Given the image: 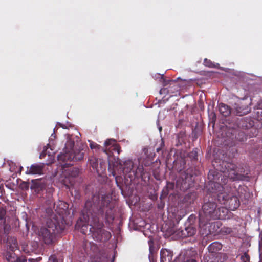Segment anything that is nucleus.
Returning <instances> with one entry per match:
<instances>
[{"mask_svg":"<svg viewBox=\"0 0 262 262\" xmlns=\"http://www.w3.org/2000/svg\"><path fill=\"white\" fill-rule=\"evenodd\" d=\"M115 204L108 195L98 194L88 199L82 211V216L75 225V229L83 234L89 232L97 242H106L111 237L110 232L103 229V217L106 222H112L115 218Z\"/></svg>","mask_w":262,"mask_h":262,"instance_id":"obj_1","label":"nucleus"},{"mask_svg":"<svg viewBox=\"0 0 262 262\" xmlns=\"http://www.w3.org/2000/svg\"><path fill=\"white\" fill-rule=\"evenodd\" d=\"M113 169L112 174L115 177V181L117 186L123 191V178L122 174L125 178H129L132 181L136 177L142 176L143 174V167L139 165L136 167L133 161L130 159L121 160L117 158V160L113 165Z\"/></svg>","mask_w":262,"mask_h":262,"instance_id":"obj_2","label":"nucleus"},{"mask_svg":"<svg viewBox=\"0 0 262 262\" xmlns=\"http://www.w3.org/2000/svg\"><path fill=\"white\" fill-rule=\"evenodd\" d=\"M213 198L204 202L202 206V212L200 213L199 226L200 233L204 237L211 236L213 224Z\"/></svg>","mask_w":262,"mask_h":262,"instance_id":"obj_3","label":"nucleus"},{"mask_svg":"<svg viewBox=\"0 0 262 262\" xmlns=\"http://www.w3.org/2000/svg\"><path fill=\"white\" fill-rule=\"evenodd\" d=\"M57 221L49 219L47 222V227L41 228L39 231L40 238L47 245L53 243L55 235L62 232L64 229H60Z\"/></svg>","mask_w":262,"mask_h":262,"instance_id":"obj_4","label":"nucleus"},{"mask_svg":"<svg viewBox=\"0 0 262 262\" xmlns=\"http://www.w3.org/2000/svg\"><path fill=\"white\" fill-rule=\"evenodd\" d=\"M69 205L65 202L59 201L54 203V208L56 213L52 215L50 219L52 220L57 221L59 224L60 229H65L66 226V221L65 217L67 216V210Z\"/></svg>","mask_w":262,"mask_h":262,"instance_id":"obj_5","label":"nucleus"},{"mask_svg":"<svg viewBox=\"0 0 262 262\" xmlns=\"http://www.w3.org/2000/svg\"><path fill=\"white\" fill-rule=\"evenodd\" d=\"M199 173V171L193 167H190L185 171L181 172L180 178L177 181V186L183 191L189 189L193 184V177L197 176Z\"/></svg>","mask_w":262,"mask_h":262,"instance_id":"obj_6","label":"nucleus"},{"mask_svg":"<svg viewBox=\"0 0 262 262\" xmlns=\"http://www.w3.org/2000/svg\"><path fill=\"white\" fill-rule=\"evenodd\" d=\"M225 132L226 137L224 138L223 144L224 146L232 147L236 144V141H244L247 139V134L244 131L239 132L236 135V130L232 128L228 129L226 127Z\"/></svg>","mask_w":262,"mask_h":262,"instance_id":"obj_7","label":"nucleus"},{"mask_svg":"<svg viewBox=\"0 0 262 262\" xmlns=\"http://www.w3.org/2000/svg\"><path fill=\"white\" fill-rule=\"evenodd\" d=\"M236 169V166L234 163L222 161L216 170L225 173V176L228 177L230 179L235 180L237 178V173Z\"/></svg>","mask_w":262,"mask_h":262,"instance_id":"obj_8","label":"nucleus"},{"mask_svg":"<svg viewBox=\"0 0 262 262\" xmlns=\"http://www.w3.org/2000/svg\"><path fill=\"white\" fill-rule=\"evenodd\" d=\"M103 150L108 157L111 156L114 152H117L118 154H119L121 151L120 145L116 143V141L113 139H107L105 141Z\"/></svg>","mask_w":262,"mask_h":262,"instance_id":"obj_9","label":"nucleus"},{"mask_svg":"<svg viewBox=\"0 0 262 262\" xmlns=\"http://www.w3.org/2000/svg\"><path fill=\"white\" fill-rule=\"evenodd\" d=\"M68 146L66 145L65 152L60 154L57 157L59 161L63 163L62 164V166L63 168L69 167L73 165V163H71L73 161V152L70 147V149H68Z\"/></svg>","mask_w":262,"mask_h":262,"instance_id":"obj_10","label":"nucleus"},{"mask_svg":"<svg viewBox=\"0 0 262 262\" xmlns=\"http://www.w3.org/2000/svg\"><path fill=\"white\" fill-rule=\"evenodd\" d=\"M237 125L239 128L248 130L252 128L254 126V122L250 118H242L237 121Z\"/></svg>","mask_w":262,"mask_h":262,"instance_id":"obj_11","label":"nucleus"},{"mask_svg":"<svg viewBox=\"0 0 262 262\" xmlns=\"http://www.w3.org/2000/svg\"><path fill=\"white\" fill-rule=\"evenodd\" d=\"M222 248V245L218 242H214V262H223L226 258L224 253H215L214 251L220 250Z\"/></svg>","mask_w":262,"mask_h":262,"instance_id":"obj_12","label":"nucleus"},{"mask_svg":"<svg viewBox=\"0 0 262 262\" xmlns=\"http://www.w3.org/2000/svg\"><path fill=\"white\" fill-rule=\"evenodd\" d=\"M44 164L36 163L31 165L28 167L26 173L28 174H41L43 173Z\"/></svg>","mask_w":262,"mask_h":262,"instance_id":"obj_13","label":"nucleus"},{"mask_svg":"<svg viewBox=\"0 0 262 262\" xmlns=\"http://www.w3.org/2000/svg\"><path fill=\"white\" fill-rule=\"evenodd\" d=\"M74 142L72 141H69L66 143L67 146H69L73 152V159L74 161H80L83 159L84 157V152L80 150H74L73 149L74 146Z\"/></svg>","mask_w":262,"mask_h":262,"instance_id":"obj_14","label":"nucleus"},{"mask_svg":"<svg viewBox=\"0 0 262 262\" xmlns=\"http://www.w3.org/2000/svg\"><path fill=\"white\" fill-rule=\"evenodd\" d=\"M6 250L15 252L17 250H19V246L17 240L14 236H8L6 241Z\"/></svg>","mask_w":262,"mask_h":262,"instance_id":"obj_15","label":"nucleus"},{"mask_svg":"<svg viewBox=\"0 0 262 262\" xmlns=\"http://www.w3.org/2000/svg\"><path fill=\"white\" fill-rule=\"evenodd\" d=\"M196 229L192 226L185 227L184 229H181L178 233V234L181 238H185L189 236H192L196 233Z\"/></svg>","mask_w":262,"mask_h":262,"instance_id":"obj_16","label":"nucleus"},{"mask_svg":"<svg viewBox=\"0 0 262 262\" xmlns=\"http://www.w3.org/2000/svg\"><path fill=\"white\" fill-rule=\"evenodd\" d=\"M173 252L170 250L162 248L160 251V262H171Z\"/></svg>","mask_w":262,"mask_h":262,"instance_id":"obj_17","label":"nucleus"},{"mask_svg":"<svg viewBox=\"0 0 262 262\" xmlns=\"http://www.w3.org/2000/svg\"><path fill=\"white\" fill-rule=\"evenodd\" d=\"M234 107L235 113L238 116H243L248 114L250 111V108L248 106L242 104H235Z\"/></svg>","mask_w":262,"mask_h":262,"instance_id":"obj_18","label":"nucleus"},{"mask_svg":"<svg viewBox=\"0 0 262 262\" xmlns=\"http://www.w3.org/2000/svg\"><path fill=\"white\" fill-rule=\"evenodd\" d=\"M226 205L229 206L231 210H234L239 207V202L236 196L230 195Z\"/></svg>","mask_w":262,"mask_h":262,"instance_id":"obj_19","label":"nucleus"},{"mask_svg":"<svg viewBox=\"0 0 262 262\" xmlns=\"http://www.w3.org/2000/svg\"><path fill=\"white\" fill-rule=\"evenodd\" d=\"M3 257L8 262H15L16 260V254L15 252L6 250L2 253Z\"/></svg>","mask_w":262,"mask_h":262,"instance_id":"obj_20","label":"nucleus"},{"mask_svg":"<svg viewBox=\"0 0 262 262\" xmlns=\"http://www.w3.org/2000/svg\"><path fill=\"white\" fill-rule=\"evenodd\" d=\"M174 187V183L173 182H168L167 183L166 186L163 188L160 195V199L166 198L169 193L170 190H173Z\"/></svg>","mask_w":262,"mask_h":262,"instance_id":"obj_21","label":"nucleus"},{"mask_svg":"<svg viewBox=\"0 0 262 262\" xmlns=\"http://www.w3.org/2000/svg\"><path fill=\"white\" fill-rule=\"evenodd\" d=\"M45 187V185L39 180H32L31 189H34L35 191H39Z\"/></svg>","mask_w":262,"mask_h":262,"instance_id":"obj_22","label":"nucleus"},{"mask_svg":"<svg viewBox=\"0 0 262 262\" xmlns=\"http://www.w3.org/2000/svg\"><path fill=\"white\" fill-rule=\"evenodd\" d=\"M219 110L224 116H229L231 112L230 108L224 103H220L219 106Z\"/></svg>","mask_w":262,"mask_h":262,"instance_id":"obj_23","label":"nucleus"},{"mask_svg":"<svg viewBox=\"0 0 262 262\" xmlns=\"http://www.w3.org/2000/svg\"><path fill=\"white\" fill-rule=\"evenodd\" d=\"M148 243L149 245V259L150 261H151L154 259V256L157 253V249L155 247L154 242L151 240L149 241Z\"/></svg>","mask_w":262,"mask_h":262,"instance_id":"obj_24","label":"nucleus"},{"mask_svg":"<svg viewBox=\"0 0 262 262\" xmlns=\"http://www.w3.org/2000/svg\"><path fill=\"white\" fill-rule=\"evenodd\" d=\"M231 232L232 229L231 228L223 227L219 231L215 230V231H214V236L217 234L227 235L231 233Z\"/></svg>","mask_w":262,"mask_h":262,"instance_id":"obj_25","label":"nucleus"},{"mask_svg":"<svg viewBox=\"0 0 262 262\" xmlns=\"http://www.w3.org/2000/svg\"><path fill=\"white\" fill-rule=\"evenodd\" d=\"M230 195L225 193H220L217 195V199L221 204L226 205Z\"/></svg>","mask_w":262,"mask_h":262,"instance_id":"obj_26","label":"nucleus"},{"mask_svg":"<svg viewBox=\"0 0 262 262\" xmlns=\"http://www.w3.org/2000/svg\"><path fill=\"white\" fill-rule=\"evenodd\" d=\"M89 162L93 169L96 170L97 173H99L100 170L98 167V159L95 157H92L89 159Z\"/></svg>","mask_w":262,"mask_h":262,"instance_id":"obj_27","label":"nucleus"},{"mask_svg":"<svg viewBox=\"0 0 262 262\" xmlns=\"http://www.w3.org/2000/svg\"><path fill=\"white\" fill-rule=\"evenodd\" d=\"M6 211L4 209L0 210V225L4 224L6 221Z\"/></svg>","mask_w":262,"mask_h":262,"instance_id":"obj_28","label":"nucleus"},{"mask_svg":"<svg viewBox=\"0 0 262 262\" xmlns=\"http://www.w3.org/2000/svg\"><path fill=\"white\" fill-rule=\"evenodd\" d=\"M1 226L3 227L4 232L5 234H8L11 230V226L8 224H6V222L4 224H1Z\"/></svg>","mask_w":262,"mask_h":262,"instance_id":"obj_29","label":"nucleus"},{"mask_svg":"<svg viewBox=\"0 0 262 262\" xmlns=\"http://www.w3.org/2000/svg\"><path fill=\"white\" fill-rule=\"evenodd\" d=\"M70 172H71L70 174L72 177H76L78 175L79 170L77 168H71L70 169Z\"/></svg>","mask_w":262,"mask_h":262,"instance_id":"obj_30","label":"nucleus"},{"mask_svg":"<svg viewBox=\"0 0 262 262\" xmlns=\"http://www.w3.org/2000/svg\"><path fill=\"white\" fill-rule=\"evenodd\" d=\"M189 156L192 160H196L198 159V152L196 150H193L190 152Z\"/></svg>","mask_w":262,"mask_h":262,"instance_id":"obj_31","label":"nucleus"},{"mask_svg":"<svg viewBox=\"0 0 262 262\" xmlns=\"http://www.w3.org/2000/svg\"><path fill=\"white\" fill-rule=\"evenodd\" d=\"M242 262H249L250 261V256L247 253H245L241 257Z\"/></svg>","mask_w":262,"mask_h":262,"instance_id":"obj_32","label":"nucleus"},{"mask_svg":"<svg viewBox=\"0 0 262 262\" xmlns=\"http://www.w3.org/2000/svg\"><path fill=\"white\" fill-rule=\"evenodd\" d=\"M15 262H27V259L25 256L17 257L16 256V260Z\"/></svg>","mask_w":262,"mask_h":262,"instance_id":"obj_33","label":"nucleus"},{"mask_svg":"<svg viewBox=\"0 0 262 262\" xmlns=\"http://www.w3.org/2000/svg\"><path fill=\"white\" fill-rule=\"evenodd\" d=\"M222 225V224L221 223V222L220 221H215V222H214V229L215 228V227H217V229H216V230H217V231H219L220 227Z\"/></svg>","mask_w":262,"mask_h":262,"instance_id":"obj_34","label":"nucleus"},{"mask_svg":"<svg viewBox=\"0 0 262 262\" xmlns=\"http://www.w3.org/2000/svg\"><path fill=\"white\" fill-rule=\"evenodd\" d=\"M164 198H162V200H160V203H158V208L159 209H163L164 207V206H165V202L163 201V199H164Z\"/></svg>","mask_w":262,"mask_h":262,"instance_id":"obj_35","label":"nucleus"},{"mask_svg":"<svg viewBox=\"0 0 262 262\" xmlns=\"http://www.w3.org/2000/svg\"><path fill=\"white\" fill-rule=\"evenodd\" d=\"M48 262H58V260L56 256L53 255L49 257Z\"/></svg>","mask_w":262,"mask_h":262,"instance_id":"obj_36","label":"nucleus"},{"mask_svg":"<svg viewBox=\"0 0 262 262\" xmlns=\"http://www.w3.org/2000/svg\"><path fill=\"white\" fill-rule=\"evenodd\" d=\"M204 64L206 66L211 67L212 66V63L210 60H208L207 59H205L204 60Z\"/></svg>","mask_w":262,"mask_h":262,"instance_id":"obj_37","label":"nucleus"},{"mask_svg":"<svg viewBox=\"0 0 262 262\" xmlns=\"http://www.w3.org/2000/svg\"><path fill=\"white\" fill-rule=\"evenodd\" d=\"M90 146L91 149L99 148V147L100 146V145L94 142L90 143Z\"/></svg>","mask_w":262,"mask_h":262,"instance_id":"obj_38","label":"nucleus"},{"mask_svg":"<svg viewBox=\"0 0 262 262\" xmlns=\"http://www.w3.org/2000/svg\"><path fill=\"white\" fill-rule=\"evenodd\" d=\"M42 258L41 257H37L35 259L34 258H29L28 259L29 261L30 262H39L41 260Z\"/></svg>","mask_w":262,"mask_h":262,"instance_id":"obj_39","label":"nucleus"},{"mask_svg":"<svg viewBox=\"0 0 262 262\" xmlns=\"http://www.w3.org/2000/svg\"><path fill=\"white\" fill-rule=\"evenodd\" d=\"M21 186L23 188L25 189H28L29 187V184L27 182H23L21 184Z\"/></svg>","mask_w":262,"mask_h":262,"instance_id":"obj_40","label":"nucleus"},{"mask_svg":"<svg viewBox=\"0 0 262 262\" xmlns=\"http://www.w3.org/2000/svg\"><path fill=\"white\" fill-rule=\"evenodd\" d=\"M213 243H211L210 244L208 247V251L210 253H213Z\"/></svg>","mask_w":262,"mask_h":262,"instance_id":"obj_41","label":"nucleus"},{"mask_svg":"<svg viewBox=\"0 0 262 262\" xmlns=\"http://www.w3.org/2000/svg\"><path fill=\"white\" fill-rule=\"evenodd\" d=\"M164 146V142L163 141H162V143L161 144V147H159V148H157L156 150H157V152H159L162 149V147Z\"/></svg>","mask_w":262,"mask_h":262,"instance_id":"obj_42","label":"nucleus"},{"mask_svg":"<svg viewBox=\"0 0 262 262\" xmlns=\"http://www.w3.org/2000/svg\"><path fill=\"white\" fill-rule=\"evenodd\" d=\"M184 262H197L196 260L194 258H190L189 259H187Z\"/></svg>","mask_w":262,"mask_h":262,"instance_id":"obj_43","label":"nucleus"},{"mask_svg":"<svg viewBox=\"0 0 262 262\" xmlns=\"http://www.w3.org/2000/svg\"><path fill=\"white\" fill-rule=\"evenodd\" d=\"M258 105L259 108L262 109V99H261L258 102Z\"/></svg>","mask_w":262,"mask_h":262,"instance_id":"obj_44","label":"nucleus"},{"mask_svg":"<svg viewBox=\"0 0 262 262\" xmlns=\"http://www.w3.org/2000/svg\"><path fill=\"white\" fill-rule=\"evenodd\" d=\"M100 167L102 168H103V166H104V169L105 170V163L103 162H100Z\"/></svg>","mask_w":262,"mask_h":262,"instance_id":"obj_45","label":"nucleus"},{"mask_svg":"<svg viewBox=\"0 0 262 262\" xmlns=\"http://www.w3.org/2000/svg\"><path fill=\"white\" fill-rule=\"evenodd\" d=\"M211 156V148L207 153V156L209 157Z\"/></svg>","mask_w":262,"mask_h":262,"instance_id":"obj_46","label":"nucleus"},{"mask_svg":"<svg viewBox=\"0 0 262 262\" xmlns=\"http://www.w3.org/2000/svg\"><path fill=\"white\" fill-rule=\"evenodd\" d=\"M208 176H209V177H210V176L212 175V172H211V170H210Z\"/></svg>","mask_w":262,"mask_h":262,"instance_id":"obj_47","label":"nucleus"},{"mask_svg":"<svg viewBox=\"0 0 262 262\" xmlns=\"http://www.w3.org/2000/svg\"><path fill=\"white\" fill-rule=\"evenodd\" d=\"M207 198H208V196H207V195H206V197H205V201L207 200Z\"/></svg>","mask_w":262,"mask_h":262,"instance_id":"obj_48","label":"nucleus"},{"mask_svg":"<svg viewBox=\"0 0 262 262\" xmlns=\"http://www.w3.org/2000/svg\"><path fill=\"white\" fill-rule=\"evenodd\" d=\"M210 124H211V123H212V124H213V120H212L211 121V120L210 121Z\"/></svg>","mask_w":262,"mask_h":262,"instance_id":"obj_49","label":"nucleus"},{"mask_svg":"<svg viewBox=\"0 0 262 262\" xmlns=\"http://www.w3.org/2000/svg\"><path fill=\"white\" fill-rule=\"evenodd\" d=\"M159 130H162V127H160L159 128Z\"/></svg>","mask_w":262,"mask_h":262,"instance_id":"obj_50","label":"nucleus"},{"mask_svg":"<svg viewBox=\"0 0 262 262\" xmlns=\"http://www.w3.org/2000/svg\"><path fill=\"white\" fill-rule=\"evenodd\" d=\"M215 117H216V116H215V114H214V116H213L214 118Z\"/></svg>","mask_w":262,"mask_h":262,"instance_id":"obj_51","label":"nucleus"},{"mask_svg":"<svg viewBox=\"0 0 262 262\" xmlns=\"http://www.w3.org/2000/svg\"><path fill=\"white\" fill-rule=\"evenodd\" d=\"M215 171L214 170V172H213L214 176H215Z\"/></svg>","mask_w":262,"mask_h":262,"instance_id":"obj_52","label":"nucleus"},{"mask_svg":"<svg viewBox=\"0 0 262 262\" xmlns=\"http://www.w3.org/2000/svg\"><path fill=\"white\" fill-rule=\"evenodd\" d=\"M109 166H110V167H111V163H110V162L109 163Z\"/></svg>","mask_w":262,"mask_h":262,"instance_id":"obj_53","label":"nucleus"},{"mask_svg":"<svg viewBox=\"0 0 262 262\" xmlns=\"http://www.w3.org/2000/svg\"><path fill=\"white\" fill-rule=\"evenodd\" d=\"M210 106H211V107H213V105H211H211H209V107H210Z\"/></svg>","mask_w":262,"mask_h":262,"instance_id":"obj_54","label":"nucleus"}]
</instances>
